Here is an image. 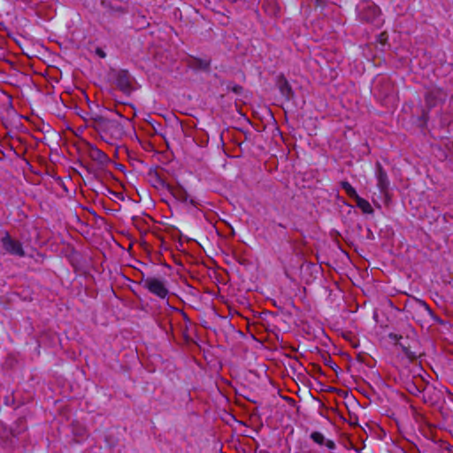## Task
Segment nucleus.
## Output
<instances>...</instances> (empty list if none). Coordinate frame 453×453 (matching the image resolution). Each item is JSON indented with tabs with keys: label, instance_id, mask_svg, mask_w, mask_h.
<instances>
[{
	"label": "nucleus",
	"instance_id": "1",
	"mask_svg": "<svg viewBox=\"0 0 453 453\" xmlns=\"http://www.w3.org/2000/svg\"><path fill=\"white\" fill-rule=\"evenodd\" d=\"M90 126L97 131L106 142L107 136L112 139H121L125 134L124 127L118 119H111L101 115L90 119Z\"/></svg>",
	"mask_w": 453,
	"mask_h": 453
},
{
	"label": "nucleus",
	"instance_id": "2",
	"mask_svg": "<svg viewBox=\"0 0 453 453\" xmlns=\"http://www.w3.org/2000/svg\"><path fill=\"white\" fill-rule=\"evenodd\" d=\"M139 284L142 285V287L150 293L161 299L166 298L169 294V290L166 288L165 281L155 277H145L142 275Z\"/></svg>",
	"mask_w": 453,
	"mask_h": 453
},
{
	"label": "nucleus",
	"instance_id": "3",
	"mask_svg": "<svg viewBox=\"0 0 453 453\" xmlns=\"http://www.w3.org/2000/svg\"><path fill=\"white\" fill-rule=\"evenodd\" d=\"M358 16L362 21L373 23L380 16L379 7L372 2H364L357 6Z\"/></svg>",
	"mask_w": 453,
	"mask_h": 453
},
{
	"label": "nucleus",
	"instance_id": "4",
	"mask_svg": "<svg viewBox=\"0 0 453 453\" xmlns=\"http://www.w3.org/2000/svg\"><path fill=\"white\" fill-rule=\"evenodd\" d=\"M84 153L100 166H106L111 163L107 154L89 142L86 143Z\"/></svg>",
	"mask_w": 453,
	"mask_h": 453
},
{
	"label": "nucleus",
	"instance_id": "5",
	"mask_svg": "<svg viewBox=\"0 0 453 453\" xmlns=\"http://www.w3.org/2000/svg\"><path fill=\"white\" fill-rule=\"evenodd\" d=\"M2 245L5 251L12 255L18 257H25V251L22 248V244L11 237L9 233H5L4 236L1 240Z\"/></svg>",
	"mask_w": 453,
	"mask_h": 453
},
{
	"label": "nucleus",
	"instance_id": "6",
	"mask_svg": "<svg viewBox=\"0 0 453 453\" xmlns=\"http://www.w3.org/2000/svg\"><path fill=\"white\" fill-rule=\"evenodd\" d=\"M115 79H116V86L122 92H124L126 94H129L132 91L133 78H132L131 74L128 73V71H127V70L118 71L115 75Z\"/></svg>",
	"mask_w": 453,
	"mask_h": 453
},
{
	"label": "nucleus",
	"instance_id": "7",
	"mask_svg": "<svg viewBox=\"0 0 453 453\" xmlns=\"http://www.w3.org/2000/svg\"><path fill=\"white\" fill-rule=\"evenodd\" d=\"M388 338L393 340L396 345H398L404 355L413 361L417 359L418 354L411 349V345L407 343V340L403 341V337L400 334L390 333L388 334Z\"/></svg>",
	"mask_w": 453,
	"mask_h": 453
},
{
	"label": "nucleus",
	"instance_id": "8",
	"mask_svg": "<svg viewBox=\"0 0 453 453\" xmlns=\"http://www.w3.org/2000/svg\"><path fill=\"white\" fill-rule=\"evenodd\" d=\"M444 93L439 88H432L428 89L425 95V102L426 107L430 110L437 105V104L443 100Z\"/></svg>",
	"mask_w": 453,
	"mask_h": 453
},
{
	"label": "nucleus",
	"instance_id": "9",
	"mask_svg": "<svg viewBox=\"0 0 453 453\" xmlns=\"http://www.w3.org/2000/svg\"><path fill=\"white\" fill-rule=\"evenodd\" d=\"M375 167L378 188L381 193L386 194L389 187V180L388 174L380 162L376 163Z\"/></svg>",
	"mask_w": 453,
	"mask_h": 453
},
{
	"label": "nucleus",
	"instance_id": "10",
	"mask_svg": "<svg viewBox=\"0 0 453 453\" xmlns=\"http://www.w3.org/2000/svg\"><path fill=\"white\" fill-rule=\"evenodd\" d=\"M167 191H169L171 195L180 202L188 203L193 206H196L197 204L194 199L188 198V192L181 186L173 187L170 185V188H168Z\"/></svg>",
	"mask_w": 453,
	"mask_h": 453
},
{
	"label": "nucleus",
	"instance_id": "11",
	"mask_svg": "<svg viewBox=\"0 0 453 453\" xmlns=\"http://www.w3.org/2000/svg\"><path fill=\"white\" fill-rule=\"evenodd\" d=\"M149 181L151 185L157 189H166L170 188V184L165 182V180L160 176V174L156 171H150L148 173Z\"/></svg>",
	"mask_w": 453,
	"mask_h": 453
},
{
	"label": "nucleus",
	"instance_id": "12",
	"mask_svg": "<svg viewBox=\"0 0 453 453\" xmlns=\"http://www.w3.org/2000/svg\"><path fill=\"white\" fill-rule=\"evenodd\" d=\"M277 86L281 93V95L287 99H290L294 96V92L288 80L284 77V75H280L277 78Z\"/></svg>",
	"mask_w": 453,
	"mask_h": 453
},
{
	"label": "nucleus",
	"instance_id": "13",
	"mask_svg": "<svg viewBox=\"0 0 453 453\" xmlns=\"http://www.w3.org/2000/svg\"><path fill=\"white\" fill-rule=\"evenodd\" d=\"M188 66L195 70L207 72L210 70L211 59H203L199 58H191L188 61Z\"/></svg>",
	"mask_w": 453,
	"mask_h": 453
},
{
	"label": "nucleus",
	"instance_id": "14",
	"mask_svg": "<svg viewBox=\"0 0 453 453\" xmlns=\"http://www.w3.org/2000/svg\"><path fill=\"white\" fill-rule=\"evenodd\" d=\"M355 201H356L357 206L364 213L372 214L373 212V209L367 200L358 196Z\"/></svg>",
	"mask_w": 453,
	"mask_h": 453
},
{
	"label": "nucleus",
	"instance_id": "15",
	"mask_svg": "<svg viewBox=\"0 0 453 453\" xmlns=\"http://www.w3.org/2000/svg\"><path fill=\"white\" fill-rule=\"evenodd\" d=\"M342 188L345 190L346 194L352 199L356 200L359 196L357 195L356 189L350 185L348 181L341 182Z\"/></svg>",
	"mask_w": 453,
	"mask_h": 453
},
{
	"label": "nucleus",
	"instance_id": "16",
	"mask_svg": "<svg viewBox=\"0 0 453 453\" xmlns=\"http://www.w3.org/2000/svg\"><path fill=\"white\" fill-rule=\"evenodd\" d=\"M311 440L316 442L317 444H319V445H324L326 440H325V437L324 435L319 433V432H312L311 434Z\"/></svg>",
	"mask_w": 453,
	"mask_h": 453
},
{
	"label": "nucleus",
	"instance_id": "17",
	"mask_svg": "<svg viewBox=\"0 0 453 453\" xmlns=\"http://www.w3.org/2000/svg\"><path fill=\"white\" fill-rule=\"evenodd\" d=\"M227 90L234 92L236 95L242 94L243 88L241 85L238 84H233L232 82H229L226 86Z\"/></svg>",
	"mask_w": 453,
	"mask_h": 453
},
{
	"label": "nucleus",
	"instance_id": "18",
	"mask_svg": "<svg viewBox=\"0 0 453 453\" xmlns=\"http://www.w3.org/2000/svg\"><path fill=\"white\" fill-rule=\"evenodd\" d=\"M418 303L426 311H427L428 313H431V310H430L429 306L424 301H418Z\"/></svg>",
	"mask_w": 453,
	"mask_h": 453
},
{
	"label": "nucleus",
	"instance_id": "19",
	"mask_svg": "<svg viewBox=\"0 0 453 453\" xmlns=\"http://www.w3.org/2000/svg\"><path fill=\"white\" fill-rule=\"evenodd\" d=\"M96 54L97 56H99L100 58H105V57H106V53H105V52L104 51V50H103V49H101V48H96Z\"/></svg>",
	"mask_w": 453,
	"mask_h": 453
},
{
	"label": "nucleus",
	"instance_id": "20",
	"mask_svg": "<svg viewBox=\"0 0 453 453\" xmlns=\"http://www.w3.org/2000/svg\"><path fill=\"white\" fill-rule=\"evenodd\" d=\"M329 449H334L335 448V443L331 441V440H327L325 441L324 443Z\"/></svg>",
	"mask_w": 453,
	"mask_h": 453
},
{
	"label": "nucleus",
	"instance_id": "21",
	"mask_svg": "<svg viewBox=\"0 0 453 453\" xmlns=\"http://www.w3.org/2000/svg\"><path fill=\"white\" fill-rule=\"evenodd\" d=\"M412 388H410L409 391L411 393V394H416V392H420L421 390L415 385H412Z\"/></svg>",
	"mask_w": 453,
	"mask_h": 453
},
{
	"label": "nucleus",
	"instance_id": "22",
	"mask_svg": "<svg viewBox=\"0 0 453 453\" xmlns=\"http://www.w3.org/2000/svg\"><path fill=\"white\" fill-rule=\"evenodd\" d=\"M316 6H321L324 3V0H315Z\"/></svg>",
	"mask_w": 453,
	"mask_h": 453
},
{
	"label": "nucleus",
	"instance_id": "23",
	"mask_svg": "<svg viewBox=\"0 0 453 453\" xmlns=\"http://www.w3.org/2000/svg\"><path fill=\"white\" fill-rule=\"evenodd\" d=\"M427 114H428V112H427V111H423V117H424V118H427Z\"/></svg>",
	"mask_w": 453,
	"mask_h": 453
}]
</instances>
